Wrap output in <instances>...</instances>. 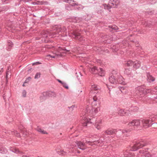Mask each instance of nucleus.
<instances>
[{
    "label": "nucleus",
    "instance_id": "f257e3e1",
    "mask_svg": "<svg viewBox=\"0 0 157 157\" xmlns=\"http://www.w3.org/2000/svg\"><path fill=\"white\" fill-rule=\"evenodd\" d=\"M150 144L146 140L135 141L124 152V157H153V155L146 153L150 148Z\"/></svg>",
    "mask_w": 157,
    "mask_h": 157
},
{
    "label": "nucleus",
    "instance_id": "f03ea898",
    "mask_svg": "<svg viewBox=\"0 0 157 157\" xmlns=\"http://www.w3.org/2000/svg\"><path fill=\"white\" fill-rule=\"evenodd\" d=\"M109 79L110 83L113 84L117 83L121 85H125L126 83L124 81V79L117 71L113 70L110 74Z\"/></svg>",
    "mask_w": 157,
    "mask_h": 157
},
{
    "label": "nucleus",
    "instance_id": "7ed1b4c3",
    "mask_svg": "<svg viewBox=\"0 0 157 157\" xmlns=\"http://www.w3.org/2000/svg\"><path fill=\"white\" fill-rule=\"evenodd\" d=\"M144 84L143 85L138 86L136 88L135 93L136 94V97L138 98H140L144 96L147 93L150 92L149 89H146L144 87Z\"/></svg>",
    "mask_w": 157,
    "mask_h": 157
},
{
    "label": "nucleus",
    "instance_id": "20e7f679",
    "mask_svg": "<svg viewBox=\"0 0 157 157\" xmlns=\"http://www.w3.org/2000/svg\"><path fill=\"white\" fill-rule=\"evenodd\" d=\"M68 29L69 31H72L71 36L74 38L78 40L79 41L82 42L85 41V38L82 36L80 33L75 31L76 30L75 27H72V24L68 27Z\"/></svg>",
    "mask_w": 157,
    "mask_h": 157
},
{
    "label": "nucleus",
    "instance_id": "39448f33",
    "mask_svg": "<svg viewBox=\"0 0 157 157\" xmlns=\"http://www.w3.org/2000/svg\"><path fill=\"white\" fill-rule=\"evenodd\" d=\"M89 71L92 73L94 74H97L101 76H104L105 71L103 69L100 67H98L96 66H94L90 67L89 68Z\"/></svg>",
    "mask_w": 157,
    "mask_h": 157
},
{
    "label": "nucleus",
    "instance_id": "423d86ee",
    "mask_svg": "<svg viewBox=\"0 0 157 157\" xmlns=\"http://www.w3.org/2000/svg\"><path fill=\"white\" fill-rule=\"evenodd\" d=\"M125 66L130 67L132 66L134 69H136L139 68L141 66V63L140 61L138 60H129L128 61L125 63Z\"/></svg>",
    "mask_w": 157,
    "mask_h": 157
},
{
    "label": "nucleus",
    "instance_id": "0eeeda50",
    "mask_svg": "<svg viewBox=\"0 0 157 157\" xmlns=\"http://www.w3.org/2000/svg\"><path fill=\"white\" fill-rule=\"evenodd\" d=\"M147 82H146V85H153L157 83V80L156 78L153 76L150 73H147Z\"/></svg>",
    "mask_w": 157,
    "mask_h": 157
},
{
    "label": "nucleus",
    "instance_id": "6e6552de",
    "mask_svg": "<svg viewBox=\"0 0 157 157\" xmlns=\"http://www.w3.org/2000/svg\"><path fill=\"white\" fill-rule=\"evenodd\" d=\"M140 121L139 120H134L128 124V129L130 132L132 130L137 129V128L140 125Z\"/></svg>",
    "mask_w": 157,
    "mask_h": 157
},
{
    "label": "nucleus",
    "instance_id": "1a4fd4ad",
    "mask_svg": "<svg viewBox=\"0 0 157 157\" xmlns=\"http://www.w3.org/2000/svg\"><path fill=\"white\" fill-rule=\"evenodd\" d=\"M142 124L144 127L147 128L152 125L154 128H157V122H152L147 120H143L141 121Z\"/></svg>",
    "mask_w": 157,
    "mask_h": 157
},
{
    "label": "nucleus",
    "instance_id": "9d476101",
    "mask_svg": "<svg viewBox=\"0 0 157 157\" xmlns=\"http://www.w3.org/2000/svg\"><path fill=\"white\" fill-rule=\"evenodd\" d=\"M130 132V130L128 129L123 130L121 131V129H116V132H115L114 134L116 135V136L117 137H120L123 134L125 136H128V133Z\"/></svg>",
    "mask_w": 157,
    "mask_h": 157
},
{
    "label": "nucleus",
    "instance_id": "9b49d317",
    "mask_svg": "<svg viewBox=\"0 0 157 157\" xmlns=\"http://www.w3.org/2000/svg\"><path fill=\"white\" fill-rule=\"evenodd\" d=\"M86 116V115L83 116L81 119H82L81 122L82 124V125L84 127H87L89 124L92 123V122L91 121V119L87 118Z\"/></svg>",
    "mask_w": 157,
    "mask_h": 157
},
{
    "label": "nucleus",
    "instance_id": "f8f14e48",
    "mask_svg": "<svg viewBox=\"0 0 157 157\" xmlns=\"http://www.w3.org/2000/svg\"><path fill=\"white\" fill-rule=\"evenodd\" d=\"M116 132V129L113 128H109L105 131L103 133V138L106 137V135H113L115 134Z\"/></svg>",
    "mask_w": 157,
    "mask_h": 157
},
{
    "label": "nucleus",
    "instance_id": "ddd939ff",
    "mask_svg": "<svg viewBox=\"0 0 157 157\" xmlns=\"http://www.w3.org/2000/svg\"><path fill=\"white\" fill-rule=\"evenodd\" d=\"M5 133H8L9 134L14 135L16 136L20 137V134L19 132H17V131L13 130L11 131L10 130H4L3 131Z\"/></svg>",
    "mask_w": 157,
    "mask_h": 157
},
{
    "label": "nucleus",
    "instance_id": "4468645a",
    "mask_svg": "<svg viewBox=\"0 0 157 157\" xmlns=\"http://www.w3.org/2000/svg\"><path fill=\"white\" fill-rule=\"evenodd\" d=\"M56 31L58 32H67V29L66 27L59 25H56L55 27Z\"/></svg>",
    "mask_w": 157,
    "mask_h": 157
},
{
    "label": "nucleus",
    "instance_id": "2eb2a0df",
    "mask_svg": "<svg viewBox=\"0 0 157 157\" xmlns=\"http://www.w3.org/2000/svg\"><path fill=\"white\" fill-rule=\"evenodd\" d=\"M144 25L147 27H151V25H154L157 26V21L155 22H151V21L147 20L146 21H145L143 22Z\"/></svg>",
    "mask_w": 157,
    "mask_h": 157
},
{
    "label": "nucleus",
    "instance_id": "dca6fc26",
    "mask_svg": "<svg viewBox=\"0 0 157 157\" xmlns=\"http://www.w3.org/2000/svg\"><path fill=\"white\" fill-rule=\"evenodd\" d=\"M76 143L78 147L80 149L84 150L86 149V146L85 144L82 142L77 141Z\"/></svg>",
    "mask_w": 157,
    "mask_h": 157
},
{
    "label": "nucleus",
    "instance_id": "f3484780",
    "mask_svg": "<svg viewBox=\"0 0 157 157\" xmlns=\"http://www.w3.org/2000/svg\"><path fill=\"white\" fill-rule=\"evenodd\" d=\"M149 119H144L147 120L152 122L157 121V113L156 114H151L149 115Z\"/></svg>",
    "mask_w": 157,
    "mask_h": 157
},
{
    "label": "nucleus",
    "instance_id": "a211bd4d",
    "mask_svg": "<svg viewBox=\"0 0 157 157\" xmlns=\"http://www.w3.org/2000/svg\"><path fill=\"white\" fill-rule=\"evenodd\" d=\"M129 111L125 109H121L118 111V114L121 116H127L129 115Z\"/></svg>",
    "mask_w": 157,
    "mask_h": 157
},
{
    "label": "nucleus",
    "instance_id": "6ab92c4d",
    "mask_svg": "<svg viewBox=\"0 0 157 157\" xmlns=\"http://www.w3.org/2000/svg\"><path fill=\"white\" fill-rule=\"evenodd\" d=\"M105 139H102L100 138L98 140L95 141V144H97L98 145L102 146L103 145L106 144L107 142L104 140Z\"/></svg>",
    "mask_w": 157,
    "mask_h": 157
},
{
    "label": "nucleus",
    "instance_id": "aec40b11",
    "mask_svg": "<svg viewBox=\"0 0 157 157\" xmlns=\"http://www.w3.org/2000/svg\"><path fill=\"white\" fill-rule=\"evenodd\" d=\"M63 1L64 2L69 3L71 4V5L72 6H74L79 5L77 2L74 0H63Z\"/></svg>",
    "mask_w": 157,
    "mask_h": 157
},
{
    "label": "nucleus",
    "instance_id": "412c9836",
    "mask_svg": "<svg viewBox=\"0 0 157 157\" xmlns=\"http://www.w3.org/2000/svg\"><path fill=\"white\" fill-rule=\"evenodd\" d=\"M13 45V43L10 40H8L7 42V46L6 47V50L8 51L11 50L12 48Z\"/></svg>",
    "mask_w": 157,
    "mask_h": 157
},
{
    "label": "nucleus",
    "instance_id": "4be33fe9",
    "mask_svg": "<svg viewBox=\"0 0 157 157\" xmlns=\"http://www.w3.org/2000/svg\"><path fill=\"white\" fill-rule=\"evenodd\" d=\"M9 150L10 151L16 154H19L21 155H22L23 154L22 152L20 151L18 149L13 147H10Z\"/></svg>",
    "mask_w": 157,
    "mask_h": 157
},
{
    "label": "nucleus",
    "instance_id": "5701e85b",
    "mask_svg": "<svg viewBox=\"0 0 157 157\" xmlns=\"http://www.w3.org/2000/svg\"><path fill=\"white\" fill-rule=\"evenodd\" d=\"M95 109L94 108H91V109H90L89 107H87L86 109V113H90V114L94 115L95 114L94 112Z\"/></svg>",
    "mask_w": 157,
    "mask_h": 157
},
{
    "label": "nucleus",
    "instance_id": "b1692460",
    "mask_svg": "<svg viewBox=\"0 0 157 157\" xmlns=\"http://www.w3.org/2000/svg\"><path fill=\"white\" fill-rule=\"evenodd\" d=\"M46 93L47 97H55L56 94L55 92L52 91H47L45 92Z\"/></svg>",
    "mask_w": 157,
    "mask_h": 157
},
{
    "label": "nucleus",
    "instance_id": "393cba45",
    "mask_svg": "<svg viewBox=\"0 0 157 157\" xmlns=\"http://www.w3.org/2000/svg\"><path fill=\"white\" fill-rule=\"evenodd\" d=\"M93 101L92 103V106H96L97 105V102L99 103V98L97 97V95H95L93 98Z\"/></svg>",
    "mask_w": 157,
    "mask_h": 157
},
{
    "label": "nucleus",
    "instance_id": "a878e982",
    "mask_svg": "<svg viewBox=\"0 0 157 157\" xmlns=\"http://www.w3.org/2000/svg\"><path fill=\"white\" fill-rule=\"evenodd\" d=\"M46 93L44 92L41 94L40 97V100L43 101L46 100V98L47 97Z\"/></svg>",
    "mask_w": 157,
    "mask_h": 157
},
{
    "label": "nucleus",
    "instance_id": "bb28decb",
    "mask_svg": "<svg viewBox=\"0 0 157 157\" xmlns=\"http://www.w3.org/2000/svg\"><path fill=\"white\" fill-rule=\"evenodd\" d=\"M10 8V7L9 6H5L2 7H0V12H2L3 11H6L8 10Z\"/></svg>",
    "mask_w": 157,
    "mask_h": 157
},
{
    "label": "nucleus",
    "instance_id": "cd10ccee",
    "mask_svg": "<svg viewBox=\"0 0 157 157\" xmlns=\"http://www.w3.org/2000/svg\"><path fill=\"white\" fill-rule=\"evenodd\" d=\"M42 39L41 40L45 43H47L48 42V35L46 34H44L42 35Z\"/></svg>",
    "mask_w": 157,
    "mask_h": 157
},
{
    "label": "nucleus",
    "instance_id": "c85d7f7f",
    "mask_svg": "<svg viewBox=\"0 0 157 157\" xmlns=\"http://www.w3.org/2000/svg\"><path fill=\"white\" fill-rule=\"evenodd\" d=\"M91 88L92 90H98L100 89L101 87L99 86L96 84H92V83H91Z\"/></svg>",
    "mask_w": 157,
    "mask_h": 157
},
{
    "label": "nucleus",
    "instance_id": "c756f323",
    "mask_svg": "<svg viewBox=\"0 0 157 157\" xmlns=\"http://www.w3.org/2000/svg\"><path fill=\"white\" fill-rule=\"evenodd\" d=\"M131 68H126L124 72V74L127 75L129 76L131 75L132 71Z\"/></svg>",
    "mask_w": 157,
    "mask_h": 157
},
{
    "label": "nucleus",
    "instance_id": "7c9ffc66",
    "mask_svg": "<svg viewBox=\"0 0 157 157\" xmlns=\"http://www.w3.org/2000/svg\"><path fill=\"white\" fill-rule=\"evenodd\" d=\"M126 87L124 86H119L118 88L120 90L122 93H124L126 91Z\"/></svg>",
    "mask_w": 157,
    "mask_h": 157
},
{
    "label": "nucleus",
    "instance_id": "2f4dec72",
    "mask_svg": "<svg viewBox=\"0 0 157 157\" xmlns=\"http://www.w3.org/2000/svg\"><path fill=\"white\" fill-rule=\"evenodd\" d=\"M100 7H104L105 9L107 10H109L111 8L110 6H109V4L108 5L105 3L103 4L102 6H101Z\"/></svg>",
    "mask_w": 157,
    "mask_h": 157
},
{
    "label": "nucleus",
    "instance_id": "473e14b6",
    "mask_svg": "<svg viewBox=\"0 0 157 157\" xmlns=\"http://www.w3.org/2000/svg\"><path fill=\"white\" fill-rule=\"evenodd\" d=\"M37 130L40 133H41L42 134H48V132H46V131H44L43 129H42L40 128L39 127H38L37 128Z\"/></svg>",
    "mask_w": 157,
    "mask_h": 157
},
{
    "label": "nucleus",
    "instance_id": "72a5a7b5",
    "mask_svg": "<svg viewBox=\"0 0 157 157\" xmlns=\"http://www.w3.org/2000/svg\"><path fill=\"white\" fill-rule=\"evenodd\" d=\"M109 5L110 6L111 8H117L116 6H115V4L112 0H110L109 3Z\"/></svg>",
    "mask_w": 157,
    "mask_h": 157
},
{
    "label": "nucleus",
    "instance_id": "f704fd0d",
    "mask_svg": "<svg viewBox=\"0 0 157 157\" xmlns=\"http://www.w3.org/2000/svg\"><path fill=\"white\" fill-rule=\"evenodd\" d=\"M115 4V6H116L117 8L119 4H120V0H112Z\"/></svg>",
    "mask_w": 157,
    "mask_h": 157
},
{
    "label": "nucleus",
    "instance_id": "c9c22d12",
    "mask_svg": "<svg viewBox=\"0 0 157 157\" xmlns=\"http://www.w3.org/2000/svg\"><path fill=\"white\" fill-rule=\"evenodd\" d=\"M32 4L34 5H43L44 4V2L42 1H38L37 2H32Z\"/></svg>",
    "mask_w": 157,
    "mask_h": 157
},
{
    "label": "nucleus",
    "instance_id": "e433bc0d",
    "mask_svg": "<svg viewBox=\"0 0 157 157\" xmlns=\"http://www.w3.org/2000/svg\"><path fill=\"white\" fill-rule=\"evenodd\" d=\"M109 27L111 28L112 29L114 30H117L118 29V27L115 25H110L109 26Z\"/></svg>",
    "mask_w": 157,
    "mask_h": 157
},
{
    "label": "nucleus",
    "instance_id": "4c0bfd02",
    "mask_svg": "<svg viewBox=\"0 0 157 157\" xmlns=\"http://www.w3.org/2000/svg\"><path fill=\"white\" fill-rule=\"evenodd\" d=\"M9 75L10 77L11 74L10 72H9V71H6V82H8L7 78H8V76Z\"/></svg>",
    "mask_w": 157,
    "mask_h": 157
},
{
    "label": "nucleus",
    "instance_id": "58836bf2",
    "mask_svg": "<svg viewBox=\"0 0 157 157\" xmlns=\"http://www.w3.org/2000/svg\"><path fill=\"white\" fill-rule=\"evenodd\" d=\"M6 149L3 147H0V153L4 154L5 153Z\"/></svg>",
    "mask_w": 157,
    "mask_h": 157
},
{
    "label": "nucleus",
    "instance_id": "ea45409f",
    "mask_svg": "<svg viewBox=\"0 0 157 157\" xmlns=\"http://www.w3.org/2000/svg\"><path fill=\"white\" fill-rule=\"evenodd\" d=\"M41 73L40 72H37L36 73L34 78L35 79H37L40 78V77Z\"/></svg>",
    "mask_w": 157,
    "mask_h": 157
},
{
    "label": "nucleus",
    "instance_id": "a19ab883",
    "mask_svg": "<svg viewBox=\"0 0 157 157\" xmlns=\"http://www.w3.org/2000/svg\"><path fill=\"white\" fill-rule=\"evenodd\" d=\"M10 96V95L9 94L8 96L6 95V94H4L3 96V98L5 100V101H6V99H9Z\"/></svg>",
    "mask_w": 157,
    "mask_h": 157
},
{
    "label": "nucleus",
    "instance_id": "79ce46f5",
    "mask_svg": "<svg viewBox=\"0 0 157 157\" xmlns=\"http://www.w3.org/2000/svg\"><path fill=\"white\" fill-rule=\"evenodd\" d=\"M138 109V107L135 106L133 107H132L131 109H129L130 110H132L133 112H135Z\"/></svg>",
    "mask_w": 157,
    "mask_h": 157
},
{
    "label": "nucleus",
    "instance_id": "37998d69",
    "mask_svg": "<svg viewBox=\"0 0 157 157\" xmlns=\"http://www.w3.org/2000/svg\"><path fill=\"white\" fill-rule=\"evenodd\" d=\"M62 85L63 87L66 89H69V87L66 82H63Z\"/></svg>",
    "mask_w": 157,
    "mask_h": 157
},
{
    "label": "nucleus",
    "instance_id": "c03bdc74",
    "mask_svg": "<svg viewBox=\"0 0 157 157\" xmlns=\"http://www.w3.org/2000/svg\"><path fill=\"white\" fill-rule=\"evenodd\" d=\"M11 0H2V2L4 4H7L9 3Z\"/></svg>",
    "mask_w": 157,
    "mask_h": 157
},
{
    "label": "nucleus",
    "instance_id": "a18cd8bd",
    "mask_svg": "<svg viewBox=\"0 0 157 157\" xmlns=\"http://www.w3.org/2000/svg\"><path fill=\"white\" fill-rule=\"evenodd\" d=\"M22 96L24 97H26V92L25 90H23L22 93Z\"/></svg>",
    "mask_w": 157,
    "mask_h": 157
},
{
    "label": "nucleus",
    "instance_id": "49530a36",
    "mask_svg": "<svg viewBox=\"0 0 157 157\" xmlns=\"http://www.w3.org/2000/svg\"><path fill=\"white\" fill-rule=\"evenodd\" d=\"M94 108V109H95L94 112L95 114L97 113L100 110V108L99 107Z\"/></svg>",
    "mask_w": 157,
    "mask_h": 157
},
{
    "label": "nucleus",
    "instance_id": "de8ad7c7",
    "mask_svg": "<svg viewBox=\"0 0 157 157\" xmlns=\"http://www.w3.org/2000/svg\"><path fill=\"white\" fill-rule=\"evenodd\" d=\"M31 79V78L30 77H29L25 80V83H28Z\"/></svg>",
    "mask_w": 157,
    "mask_h": 157
},
{
    "label": "nucleus",
    "instance_id": "09e8293b",
    "mask_svg": "<svg viewBox=\"0 0 157 157\" xmlns=\"http://www.w3.org/2000/svg\"><path fill=\"white\" fill-rule=\"evenodd\" d=\"M95 128H97V129L100 130L101 129V127L100 125H98V124H95Z\"/></svg>",
    "mask_w": 157,
    "mask_h": 157
},
{
    "label": "nucleus",
    "instance_id": "8fccbe9b",
    "mask_svg": "<svg viewBox=\"0 0 157 157\" xmlns=\"http://www.w3.org/2000/svg\"><path fill=\"white\" fill-rule=\"evenodd\" d=\"M41 63L39 62H36L33 63H32V65L33 66V65H37L38 64H40Z\"/></svg>",
    "mask_w": 157,
    "mask_h": 157
},
{
    "label": "nucleus",
    "instance_id": "3c124183",
    "mask_svg": "<svg viewBox=\"0 0 157 157\" xmlns=\"http://www.w3.org/2000/svg\"><path fill=\"white\" fill-rule=\"evenodd\" d=\"M75 107V105H72L71 106H68V108L70 109H71V111H73V108Z\"/></svg>",
    "mask_w": 157,
    "mask_h": 157
},
{
    "label": "nucleus",
    "instance_id": "603ef678",
    "mask_svg": "<svg viewBox=\"0 0 157 157\" xmlns=\"http://www.w3.org/2000/svg\"><path fill=\"white\" fill-rule=\"evenodd\" d=\"M65 9L66 10H71V8L70 6H66L65 7Z\"/></svg>",
    "mask_w": 157,
    "mask_h": 157
},
{
    "label": "nucleus",
    "instance_id": "864d4df0",
    "mask_svg": "<svg viewBox=\"0 0 157 157\" xmlns=\"http://www.w3.org/2000/svg\"><path fill=\"white\" fill-rule=\"evenodd\" d=\"M154 13V11H149L148 12V14L149 15H151L153 14Z\"/></svg>",
    "mask_w": 157,
    "mask_h": 157
},
{
    "label": "nucleus",
    "instance_id": "5fc2aeb1",
    "mask_svg": "<svg viewBox=\"0 0 157 157\" xmlns=\"http://www.w3.org/2000/svg\"><path fill=\"white\" fill-rule=\"evenodd\" d=\"M57 81L59 83H60L61 84H62L63 82H62V81H61V80L59 79H57Z\"/></svg>",
    "mask_w": 157,
    "mask_h": 157
},
{
    "label": "nucleus",
    "instance_id": "6e6d98bb",
    "mask_svg": "<svg viewBox=\"0 0 157 157\" xmlns=\"http://www.w3.org/2000/svg\"><path fill=\"white\" fill-rule=\"evenodd\" d=\"M62 49L64 50V51H66V52H69V50H67L64 47L63 48H62Z\"/></svg>",
    "mask_w": 157,
    "mask_h": 157
},
{
    "label": "nucleus",
    "instance_id": "4d7b16f0",
    "mask_svg": "<svg viewBox=\"0 0 157 157\" xmlns=\"http://www.w3.org/2000/svg\"><path fill=\"white\" fill-rule=\"evenodd\" d=\"M96 12L98 13H101V10L100 9H99V10H96Z\"/></svg>",
    "mask_w": 157,
    "mask_h": 157
},
{
    "label": "nucleus",
    "instance_id": "13d9d810",
    "mask_svg": "<svg viewBox=\"0 0 157 157\" xmlns=\"http://www.w3.org/2000/svg\"><path fill=\"white\" fill-rule=\"evenodd\" d=\"M32 68H30V69H29L28 70V73H30L31 72V71H32Z\"/></svg>",
    "mask_w": 157,
    "mask_h": 157
},
{
    "label": "nucleus",
    "instance_id": "bf43d9fd",
    "mask_svg": "<svg viewBox=\"0 0 157 157\" xmlns=\"http://www.w3.org/2000/svg\"><path fill=\"white\" fill-rule=\"evenodd\" d=\"M3 71V68H1L0 71V75H1Z\"/></svg>",
    "mask_w": 157,
    "mask_h": 157
},
{
    "label": "nucleus",
    "instance_id": "052dcab7",
    "mask_svg": "<svg viewBox=\"0 0 157 157\" xmlns=\"http://www.w3.org/2000/svg\"><path fill=\"white\" fill-rule=\"evenodd\" d=\"M132 41L133 42L135 43L136 44V45L137 44H138V42L136 41Z\"/></svg>",
    "mask_w": 157,
    "mask_h": 157
},
{
    "label": "nucleus",
    "instance_id": "680f3d73",
    "mask_svg": "<svg viewBox=\"0 0 157 157\" xmlns=\"http://www.w3.org/2000/svg\"><path fill=\"white\" fill-rule=\"evenodd\" d=\"M107 88H108L109 89V94H110V88H109V86H107Z\"/></svg>",
    "mask_w": 157,
    "mask_h": 157
},
{
    "label": "nucleus",
    "instance_id": "e2e57ef3",
    "mask_svg": "<svg viewBox=\"0 0 157 157\" xmlns=\"http://www.w3.org/2000/svg\"><path fill=\"white\" fill-rule=\"evenodd\" d=\"M22 157H29V156H28L26 155H22Z\"/></svg>",
    "mask_w": 157,
    "mask_h": 157
},
{
    "label": "nucleus",
    "instance_id": "0e129e2a",
    "mask_svg": "<svg viewBox=\"0 0 157 157\" xmlns=\"http://www.w3.org/2000/svg\"><path fill=\"white\" fill-rule=\"evenodd\" d=\"M153 99H157V96H156L154 97L153 98Z\"/></svg>",
    "mask_w": 157,
    "mask_h": 157
},
{
    "label": "nucleus",
    "instance_id": "69168bd1",
    "mask_svg": "<svg viewBox=\"0 0 157 157\" xmlns=\"http://www.w3.org/2000/svg\"><path fill=\"white\" fill-rule=\"evenodd\" d=\"M97 62L99 63H100L101 62V60H99V59H98V61H97Z\"/></svg>",
    "mask_w": 157,
    "mask_h": 157
},
{
    "label": "nucleus",
    "instance_id": "338daca9",
    "mask_svg": "<svg viewBox=\"0 0 157 157\" xmlns=\"http://www.w3.org/2000/svg\"><path fill=\"white\" fill-rule=\"evenodd\" d=\"M90 142L89 141H86V143H90Z\"/></svg>",
    "mask_w": 157,
    "mask_h": 157
},
{
    "label": "nucleus",
    "instance_id": "774afa93",
    "mask_svg": "<svg viewBox=\"0 0 157 157\" xmlns=\"http://www.w3.org/2000/svg\"><path fill=\"white\" fill-rule=\"evenodd\" d=\"M155 89L157 91V86L155 87Z\"/></svg>",
    "mask_w": 157,
    "mask_h": 157
}]
</instances>
